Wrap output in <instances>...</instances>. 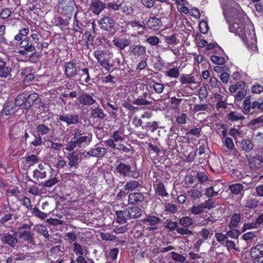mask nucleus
<instances>
[{"mask_svg": "<svg viewBox=\"0 0 263 263\" xmlns=\"http://www.w3.org/2000/svg\"><path fill=\"white\" fill-rule=\"evenodd\" d=\"M39 97V94L35 92L30 93L28 95L25 93V109H28L31 107Z\"/></svg>", "mask_w": 263, "mask_h": 263, "instance_id": "33", "label": "nucleus"}, {"mask_svg": "<svg viewBox=\"0 0 263 263\" xmlns=\"http://www.w3.org/2000/svg\"><path fill=\"white\" fill-rule=\"evenodd\" d=\"M121 5L119 0H113L106 4V8L109 10H119L121 8Z\"/></svg>", "mask_w": 263, "mask_h": 263, "instance_id": "49", "label": "nucleus"}, {"mask_svg": "<svg viewBox=\"0 0 263 263\" xmlns=\"http://www.w3.org/2000/svg\"><path fill=\"white\" fill-rule=\"evenodd\" d=\"M125 211L126 216L129 219L139 218L142 213V210L137 206L128 207Z\"/></svg>", "mask_w": 263, "mask_h": 263, "instance_id": "23", "label": "nucleus"}, {"mask_svg": "<svg viewBox=\"0 0 263 263\" xmlns=\"http://www.w3.org/2000/svg\"><path fill=\"white\" fill-rule=\"evenodd\" d=\"M191 213L194 215H199L202 214L204 211V209L201 203L198 205H194L189 209Z\"/></svg>", "mask_w": 263, "mask_h": 263, "instance_id": "58", "label": "nucleus"}, {"mask_svg": "<svg viewBox=\"0 0 263 263\" xmlns=\"http://www.w3.org/2000/svg\"><path fill=\"white\" fill-rule=\"evenodd\" d=\"M158 128V125L157 122H147L145 125L142 126V128L146 129V130H150L152 132H154Z\"/></svg>", "mask_w": 263, "mask_h": 263, "instance_id": "53", "label": "nucleus"}, {"mask_svg": "<svg viewBox=\"0 0 263 263\" xmlns=\"http://www.w3.org/2000/svg\"><path fill=\"white\" fill-rule=\"evenodd\" d=\"M72 250L74 253L76 257L74 259L73 257H70L69 263H88V257H87L88 251L83 249L82 246L77 243H73Z\"/></svg>", "mask_w": 263, "mask_h": 263, "instance_id": "5", "label": "nucleus"}, {"mask_svg": "<svg viewBox=\"0 0 263 263\" xmlns=\"http://www.w3.org/2000/svg\"><path fill=\"white\" fill-rule=\"evenodd\" d=\"M223 53V50L221 48L218 49V53L215 52L212 55L210 59L211 61L217 65H223L226 62L224 58L221 57V54Z\"/></svg>", "mask_w": 263, "mask_h": 263, "instance_id": "34", "label": "nucleus"}, {"mask_svg": "<svg viewBox=\"0 0 263 263\" xmlns=\"http://www.w3.org/2000/svg\"><path fill=\"white\" fill-rule=\"evenodd\" d=\"M250 255L253 263H263V243L252 248Z\"/></svg>", "mask_w": 263, "mask_h": 263, "instance_id": "12", "label": "nucleus"}, {"mask_svg": "<svg viewBox=\"0 0 263 263\" xmlns=\"http://www.w3.org/2000/svg\"><path fill=\"white\" fill-rule=\"evenodd\" d=\"M142 222L145 231L154 232L158 229L159 225L161 222V219L155 215L148 214L143 219Z\"/></svg>", "mask_w": 263, "mask_h": 263, "instance_id": "6", "label": "nucleus"}, {"mask_svg": "<svg viewBox=\"0 0 263 263\" xmlns=\"http://www.w3.org/2000/svg\"><path fill=\"white\" fill-rule=\"evenodd\" d=\"M26 161L29 166H33L39 162V157L34 154L27 156L25 158Z\"/></svg>", "mask_w": 263, "mask_h": 263, "instance_id": "55", "label": "nucleus"}, {"mask_svg": "<svg viewBox=\"0 0 263 263\" xmlns=\"http://www.w3.org/2000/svg\"><path fill=\"white\" fill-rule=\"evenodd\" d=\"M75 5L73 0H61L59 3V12L70 19L74 13Z\"/></svg>", "mask_w": 263, "mask_h": 263, "instance_id": "7", "label": "nucleus"}, {"mask_svg": "<svg viewBox=\"0 0 263 263\" xmlns=\"http://www.w3.org/2000/svg\"><path fill=\"white\" fill-rule=\"evenodd\" d=\"M165 75L170 78H178L180 76L179 67H173L165 72Z\"/></svg>", "mask_w": 263, "mask_h": 263, "instance_id": "48", "label": "nucleus"}, {"mask_svg": "<svg viewBox=\"0 0 263 263\" xmlns=\"http://www.w3.org/2000/svg\"><path fill=\"white\" fill-rule=\"evenodd\" d=\"M35 130L38 136L44 138L52 130V124H45L43 122L36 125Z\"/></svg>", "mask_w": 263, "mask_h": 263, "instance_id": "19", "label": "nucleus"}, {"mask_svg": "<svg viewBox=\"0 0 263 263\" xmlns=\"http://www.w3.org/2000/svg\"><path fill=\"white\" fill-rule=\"evenodd\" d=\"M106 8V4L101 0H91L89 5V10L94 15H99Z\"/></svg>", "mask_w": 263, "mask_h": 263, "instance_id": "17", "label": "nucleus"}, {"mask_svg": "<svg viewBox=\"0 0 263 263\" xmlns=\"http://www.w3.org/2000/svg\"><path fill=\"white\" fill-rule=\"evenodd\" d=\"M228 120L234 122L238 120H243L245 118V116L240 112H237L234 111H230L227 116Z\"/></svg>", "mask_w": 263, "mask_h": 263, "instance_id": "41", "label": "nucleus"}, {"mask_svg": "<svg viewBox=\"0 0 263 263\" xmlns=\"http://www.w3.org/2000/svg\"><path fill=\"white\" fill-rule=\"evenodd\" d=\"M78 68L79 71V74L80 75V79L86 83H89L90 80L89 69L88 68H81L80 66Z\"/></svg>", "mask_w": 263, "mask_h": 263, "instance_id": "36", "label": "nucleus"}, {"mask_svg": "<svg viewBox=\"0 0 263 263\" xmlns=\"http://www.w3.org/2000/svg\"><path fill=\"white\" fill-rule=\"evenodd\" d=\"M35 43L34 42L31 35L30 36H26L21 42L16 43V45H18L20 48L22 49L18 52L21 55L25 56L28 53H32L30 57H32L33 54L36 52Z\"/></svg>", "mask_w": 263, "mask_h": 263, "instance_id": "4", "label": "nucleus"}, {"mask_svg": "<svg viewBox=\"0 0 263 263\" xmlns=\"http://www.w3.org/2000/svg\"><path fill=\"white\" fill-rule=\"evenodd\" d=\"M142 183L136 180H130L124 185V190L127 191H133L139 187H141Z\"/></svg>", "mask_w": 263, "mask_h": 263, "instance_id": "37", "label": "nucleus"}, {"mask_svg": "<svg viewBox=\"0 0 263 263\" xmlns=\"http://www.w3.org/2000/svg\"><path fill=\"white\" fill-rule=\"evenodd\" d=\"M16 235V232H14L13 234L2 233L0 234V239L4 244L14 248L18 241Z\"/></svg>", "mask_w": 263, "mask_h": 263, "instance_id": "15", "label": "nucleus"}, {"mask_svg": "<svg viewBox=\"0 0 263 263\" xmlns=\"http://www.w3.org/2000/svg\"><path fill=\"white\" fill-rule=\"evenodd\" d=\"M100 29L104 31H108L109 35L113 36L115 34V21L111 17L104 16L98 21Z\"/></svg>", "mask_w": 263, "mask_h": 263, "instance_id": "9", "label": "nucleus"}, {"mask_svg": "<svg viewBox=\"0 0 263 263\" xmlns=\"http://www.w3.org/2000/svg\"><path fill=\"white\" fill-rule=\"evenodd\" d=\"M198 183H202L208 180L209 177L207 174L202 171H198L197 172L196 175Z\"/></svg>", "mask_w": 263, "mask_h": 263, "instance_id": "61", "label": "nucleus"}, {"mask_svg": "<svg viewBox=\"0 0 263 263\" xmlns=\"http://www.w3.org/2000/svg\"><path fill=\"white\" fill-rule=\"evenodd\" d=\"M132 167L128 164L120 162L116 167V172L123 177H131L137 178L139 176V172L132 171Z\"/></svg>", "mask_w": 263, "mask_h": 263, "instance_id": "10", "label": "nucleus"}, {"mask_svg": "<svg viewBox=\"0 0 263 263\" xmlns=\"http://www.w3.org/2000/svg\"><path fill=\"white\" fill-rule=\"evenodd\" d=\"M19 237L29 243H33L34 234L31 231H20Z\"/></svg>", "mask_w": 263, "mask_h": 263, "instance_id": "35", "label": "nucleus"}, {"mask_svg": "<svg viewBox=\"0 0 263 263\" xmlns=\"http://www.w3.org/2000/svg\"><path fill=\"white\" fill-rule=\"evenodd\" d=\"M80 104L83 106H90L97 101L92 97V93L83 92L78 98Z\"/></svg>", "mask_w": 263, "mask_h": 263, "instance_id": "18", "label": "nucleus"}, {"mask_svg": "<svg viewBox=\"0 0 263 263\" xmlns=\"http://www.w3.org/2000/svg\"><path fill=\"white\" fill-rule=\"evenodd\" d=\"M92 135L91 133H86L83 136L68 141L65 149L71 152L76 147L81 148L82 146L88 145L92 141Z\"/></svg>", "mask_w": 263, "mask_h": 263, "instance_id": "3", "label": "nucleus"}, {"mask_svg": "<svg viewBox=\"0 0 263 263\" xmlns=\"http://www.w3.org/2000/svg\"><path fill=\"white\" fill-rule=\"evenodd\" d=\"M179 223L183 227L188 228L193 223V220L189 216H184L179 219Z\"/></svg>", "mask_w": 263, "mask_h": 263, "instance_id": "57", "label": "nucleus"}, {"mask_svg": "<svg viewBox=\"0 0 263 263\" xmlns=\"http://www.w3.org/2000/svg\"><path fill=\"white\" fill-rule=\"evenodd\" d=\"M142 23L145 29L158 31L163 26L161 20L155 16H150L148 20H144Z\"/></svg>", "mask_w": 263, "mask_h": 263, "instance_id": "11", "label": "nucleus"}, {"mask_svg": "<svg viewBox=\"0 0 263 263\" xmlns=\"http://www.w3.org/2000/svg\"><path fill=\"white\" fill-rule=\"evenodd\" d=\"M12 68L7 63V62L2 58H0V78H7L11 77Z\"/></svg>", "mask_w": 263, "mask_h": 263, "instance_id": "24", "label": "nucleus"}, {"mask_svg": "<svg viewBox=\"0 0 263 263\" xmlns=\"http://www.w3.org/2000/svg\"><path fill=\"white\" fill-rule=\"evenodd\" d=\"M240 147L246 153L250 152L254 147V144L249 139H243L240 143Z\"/></svg>", "mask_w": 263, "mask_h": 263, "instance_id": "43", "label": "nucleus"}, {"mask_svg": "<svg viewBox=\"0 0 263 263\" xmlns=\"http://www.w3.org/2000/svg\"><path fill=\"white\" fill-rule=\"evenodd\" d=\"M187 194L194 200L199 199L202 195L201 192L198 189H190Z\"/></svg>", "mask_w": 263, "mask_h": 263, "instance_id": "59", "label": "nucleus"}, {"mask_svg": "<svg viewBox=\"0 0 263 263\" xmlns=\"http://www.w3.org/2000/svg\"><path fill=\"white\" fill-rule=\"evenodd\" d=\"M196 176L190 175L187 176L185 179V184L190 187H195L198 185Z\"/></svg>", "mask_w": 263, "mask_h": 263, "instance_id": "47", "label": "nucleus"}, {"mask_svg": "<svg viewBox=\"0 0 263 263\" xmlns=\"http://www.w3.org/2000/svg\"><path fill=\"white\" fill-rule=\"evenodd\" d=\"M17 110L12 101H7L4 104L3 112L5 116H9L14 114Z\"/></svg>", "mask_w": 263, "mask_h": 263, "instance_id": "28", "label": "nucleus"}, {"mask_svg": "<svg viewBox=\"0 0 263 263\" xmlns=\"http://www.w3.org/2000/svg\"><path fill=\"white\" fill-rule=\"evenodd\" d=\"M246 158L250 168H259L262 166L263 163L262 157L260 156L251 157L250 156L246 155Z\"/></svg>", "mask_w": 263, "mask_h": 263, "instance_id": "26", "label": "nucleus"}, {"mask_svg": "<svg viewBox=\"0 0 263 263\" xmlns=\"http://www.w3.org/2000/svg\"><path fill=\"white\" fill-rule=\"evenodd\" d=\"M64 71L67 78H72L74 77L77 74V68L76 64L71 61L65 62L64 66Z\"/></svg>", "mask_w": 263, "mask_h": 263, "instance_id": "20", "label": "nucleus"}, {"mask_svg": "<svg viewBox=\"0 0 263 263\" xmlns=\"http://www.w3.org/2000/svg\"><path fill=\"white\" fill-rule=\"evenodd\" d=\"M243 186L240 183H234L229 185V189L234 195H238L243 191Z\"/></svg>", "mask_w": 263, "mask_h": 263, "instance_id": "46", "label": "nucleus"}, {"mask_svg": "<svg viewBox=\"0 0 263 263\" xmlns=\"http://www.w3.org/2000/svg\"><path fill=\"white\" fill-rule=\"evenodd\" d=\"M29 29L28 28H22L18 31V33L14 36V39L18 43L21 42L24 37L28 36Z\"/></svg>", "mask_w": 263, "mask_h": 263, "instance_id": "42", "label": "nucleus"}, {"mask_svg": "<svg viewBox=\"0 0 263 263\" xmlns=\"http://www.w3.org/2000/svg\"><path fill=\"white\" fill-rule=\"evenodd\" d=\"M129 101L138 106H148L152 103L151 94L145 89L144 85L139 84L131 92Z\"/></svg>", "mask_w": 263, "mask_h": 263, "instance_id": "2", "label": "nucleus"}, {"mask_svg": "<svg viewBox=\"0 0 263 263\" xmlns=\"http://www.w3.org/2000/svg\"><path fill=\"white\" fill-rule=\"evenodd\" d=\"M151 88H152L155 92L157 94L161 93L164 89L163 84L155 81H153V84Z\"/></svg>", "mask_w": 263, "mask_h": 263, "instance_id": "63", "label": "nucleus"}, {"mask_svg": "<svg viewBox=\"0 0 263 263\" xmlns=\"http://www.w3.org/2000/svg\"><path fill=\"white\" fill-rule=\"evenodd\" d=\"M32 214L34 216L42 219L45 220L47 217V214L41 211L39 208L35 206L32 208Z\"/></svg>", "mask_w": 263, "mask_h": 263, "instance_id": "54", "label": "nucleus"}, {"mask_svg": "<svg viewBox=\"0 0 263 263\" xmlns=\"http://www.w3.org/2000/svg\"><path fill=\"white\" fill-rule=\"evenodd\" d=\"M241 220V215L240 213H233L231 216L229 227L230 229L235 228L237 227Z\"/></svg>", "mask_w": 263, "mask_h": 263, "instance_id": "44", "label": "nucleus"}, {"mask_svg": "<svg viewBox=\"0 0 263 263\" xmlns=\"http://www.w3.org/2000/svg\"><path fill=\"white\" fill-rule=\"evenodd\" d=\"M130 52L135 57L141 58L146 54V48L142 45H132L130 47Z\"/></svg>", "mask_w": 263, "mask_h": 263, "instance_id": "27", "label": "nucleus"}, {"mask_svg": "<svg viewBox=\"0 0 263 263\" xmlns=\"http://www.w3.org/2000/svg\"><path fill=\"white\" fill-rule=\"evenodd\" d=\"M146 42L151 46H157L161 43V41L156 36H149L146 39Z\"/></svg>", "mask_w": 263, "mask_h": 263, "instance_id": "64", "label": "nucleus"}, {"mask_svg": "<svg viewBox=\"0 0 263 263\" xmlns=\"http://www.w3.org/2000/svg\"><path fill=\"white\" fill-rule=\"evenodd\" d=\"M259 201L254 195H250L247 198L245 202V207L249 209H255L259 205Z\"/></svg>", "mask_w": 263, "mask_h": 263, "instance_id": "29", "label": "nucleus"}, {"mask_svg": "<svg viewBox=\"0 0 263 263\" xmlns=\"http://www.w3.org/2000/svg\"><path fill=\"white\" fill-rule=\"evenodd\" d=\"M164 208L165 212L172 214L175 213L178 210L177 206L171 202L165 203L164 204Z\"/></svg>", "mask_w": 263, "mask_h": 263, "instance_id": "60", "label": "nucleus"}, {"mask_svg": "<svg viewBox=\"0 0 263 263\" xmlns=\"http://www.w3.org/2000/svg\"><path fill=\"white\" fill-rule=\"evenodd\" d=\"M59 182L58 177H54L53 178L50 177L47 180L43 182L42 185L45 187H51Z\"/></svg>", "mask_w": 263, "mask_h": 263, "instance_id": "52", "label": "nucleus"}, {"mask_svg": "<svg viewBox=\"0 0 263 263\" xmlns=\"http://www.w3.org/2000/svg\"><path fill=\"white\" fill-rule=\"evenodd\" d=\"M144 196L140 192H133L128 196V202L129 204L137 205L141 204L144 200Z\"/></svg>", "mask_w": 263, "mask_h": 263, "instance_id": "22", "label": "nucleus"}, {"mask_svg": "<svg viewBox=\"0 0 263 263\" xmlns=\"http://www.w3.org/2000/svg\"><path fill=\"white\" fill-rule=\"evenodd\" d=\"M114 45L120 49H124L128 46L129 42L125 39H118L115 37L112 41Z\"/></svg>", "mask_w": 263, "mask_h": 263, "instance_id": "40", "label": "nucleus"}, {"mask_svg": "<svg viewBox=\"0 0 263 263\" xmlns=\"http://www.w3.org/2000/svg\"><path fill=\"white\" fill-rule=\"evenodd\" d=\"M33 178L37 180L44 179L46 177V172L44 169H41V170L36 169L33 171Z\"/></svg>", "mask_w": 263, "mask_h": 263, "instance_id": "62", "label": "nucleus"}, {"mask_svg": "<svg viewBox=\"0 0 263 263\" xmlns=\"http://www.w3.org/2000/svg\"><path fill=\"white\" fill-rule=\"evenodd\" d=\"M66 158L68 161V167L69 170L72 172H75L79 167V163L82 160L81 157L78 154L72 151L71 153L68 154Z\"/></svg>", "mask_w": 263, "mask_h": 263, "instance_id": "13", "label": "nucleus"}, {"mask_svg": "<svg viewBox=\"0 0 263 263\" xmlns=\"http://www.w3.org/2000/svg\"><path fill=\"white\" fill-rule=\"evenodd\" d=\"M63 249V247L61 246H56L51 249L50 256L55 259V263H62L66 260Z\"/></svg>", "mask_w": 263, "mask_h": 263, "instance_id": "16", "label": "nucleus"}, {"mask_svg": "<svg viewBox=\"0 0 263 263\" xmlns=\"http://www.w3.org/2000/svg\"><path fill=\"white\" fill-rule=\"evenodd\" d=\"M155 195L161 198L167 197L169 194L166 191L164 184L161 179L156 178L153 182Z\"/></svg>", "mask_w": 263, "mask_h": 263, "instance_id": "14", "label": "nucleus"}, {"mask_svg": "<svg viewBox=\"0 0 263 263\" xmlns=\"http://www.w3.org/2000/svg\"><path fill=\"white\" fill-rule=\"evenodd\" d=\"M179 81L181 85H185L186 86H189L190 85L195 84L196 83V79L192 74H181L179 79Z\"/></svg>", "mask_w": 263, "mask_h": 263, "instance_id": "32", "label": "nucleus"}, {"mask_svg": "<svg viewBox=\"0 0 263 263\" xmlns=\"http://www.w3.org/2000/svg\"><path fill=\"white\" fill-rule=\"evenodd\" d=\"M90 115L93 119H99L102 120L105 117V114L104 113L99 105H98L95 108L91 107L90 108Z\"/></svg>", "mask_w": 263, "mask_h": 263, "instance_id": "31", "label": "nucleus"}, {"mask_svg": "<svg viewBox=\"0 0 263 263\" xmlns=\"http://www.w3.org/2000/svg\"><path fill=\"white\" fill-rule=\"evenodd\" d=\"M93 55L99 63L108 59L106 50H97L93 52Z\"/></svg>", "mask_w": 263, "mask_h": 263, "instance_id": "39", "label": "nucleus"}, {"mask_svg": "<svg viewBox=\"0 0 263 263\" xmlns=\"http://www.w3.org/2000/svg\"><path fill=\"white\" fill-rule=\"evenodd\" d=\"M168 138L167 141V144L170 149L174 150L176 149L177 147V144L176 143V139L175 137H173V134H169Z\"/></svg>", "mask_w": 263, "mask_h": 263, "instance_id": "56", "label": "nucleus"}, {"mask_svg": "<svg viewBox=\"0 0 263 263\" xmlns=\"http://www.w3.org/2000/svg\"><path fill=\"white\" fill-rule=\"evenodd\" d=\"M124 130L123 128L120 127L118 130L113 132L111 138L116 142H121L125 139Z\"/></svg>", "mask_w": 263, "mask_h": 263, "instance_id": "38", "label": "nucleus"}, {"mask_svg": "<svg viewBox=\"0 0 263 263\" xmlns=\"http://www.w3.org/2000/svg\"><path fill=\"white\" fill-rule=\"evenodd\" d=\"M115 213L116 215L115 223L119 224H123V226H114L115 228H114V231L117 234L124 233L127 230V228L125 224L127 222V219H128L126 216V211L125 210L124 211L118 210L116 211Z\"/></svg>", "mask_w": 263, "mask_h": 263, "instance_id": "8", "label": "nucleus"}, {"mask_svg": "<svg viewBox=\"0 0 263 263\" xmlns=\"http://www.w3.org/2000/svg\"><path fill=\"white\" fill-rule=\"evenodd\" d=\"M3 213L4 216L0 218V222L2 224H4L11 220H15L18 218V216L15 214L16 210L11 208H9V210L5 211Z\"/></svg>", "mask_w": 263, "mask_h": 263, "instance_id": "25", "label": "nucleus"}, {"mask_svg": "<svg viewBox=\"0 0 263 263\" xmlns=\"http://www.w3.org/2000/svg\"><path fill=\"white\" fill-rule=\"evenodd\" d=\"M229 3L227 1L221 6V8L225 20L229 25V31L239 36L248 49L254 51L257 48V45L254 43L249 41L248 39H252L255 33L247 28L246 15L243 11L238 10L236 11L237 13L233 17V18L229 20L227 12V11L229 10Z\"/></svg>", "mask_w": 263, "mask_h": 263, "instance_id": "1", "label": "nucleus"}, {"mask_svg": "<svg viewBox=\"0 0 263 263\" xmlns=\"http://www.w3.org/2000/svg\"><path fill=\"white\" fill-rule=\"evenodd\" d=\"M13 103L16 107H21L24 105V108H25V93H22L17 95L15 98Z\"/></svg>", "mask_w": 263, "mask_h": 263, "instance_id": "50", "label": "nucleus"}, {"mask_svg": "<svg viewBox=\"0 0 263 263\" xmlns=\"http://www.w3.org/2000/svg\"><path fill=\"white\" fill-rule=\"evenodd\" d=\"M45 141L47 142H49L50 143V145H48V147H50L54 151H59L63 145L60 142H54L51 139H49L48 137L46 138L44 137Z\"/></svg>", "mask_w": 263, "mask_h": 263, "instance_id": "51", "label": "nucleus"}, {"mask_svg": "<svg viewBox=\"0 0 263 263\" xmlns=\"http://www.w3.org/2000/svg\"><path fill=\"white\" fill-rule=\"evenodd\" d=\"M59 120L67 125L77 124L79 121L78 115H72L70 114H62L59 116Z\"/></svg>", "mask_w": 263, "mask_h": 263, "instance_id": "21", "label": "nucleus"}, {"mask_svg": "<svg viewBox=\"0 0 263 263\" xmlns=\"http://www.w3.org/2000/svg\"><path fill=\"white\" fill-rule=\"evenodd\" d=\"M31 37L35 43V46L36 49L39 50L40 52L42 51L44 48H48L49 46V43L47 42H40V38L39 35L36 33H33L31 34Z\"/></svg>", "mask_w": 263, "mask_h": 263, "instance_id": "30", "label": "nucleus"}, {"mask_svg": "<svg viewBox=\"0 0 263 263\" xmlns=\"http://www.w3.org/2000/svg\"><path fill=\"white\" fill-rule=\"evenodd\" d=\"M200 218H202L203 220L201 221L200 223L202 226H206L210 222H214V217L208 212H203L200 215Z\"/></svg>", "mask_w": 263, "mask_h": 263, "instance_id": "45", "label": "nucleus"}]
</instances>
